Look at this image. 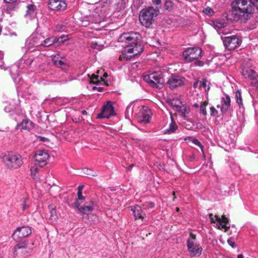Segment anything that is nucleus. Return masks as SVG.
<instances>
[{
    "instance_id": "nucleus-1",
    "label": "nucleus",
    "mask_w": 258,
    "mask_h": 258,
    "mask_svg": "<svg viewBox=\"0 0 258 258\" xmlns=\"http://www.w3.org/2000/svg\"><path fill=\"white\" fill-rule=\"evenodd\" d=\"M120 42L128 43L122 55L119 57L120 60H128L143 51V46L141 44V36L135 32L124 33L118 38Z\"/></svg>"
},
{
    "instance_id": "nucleus-2",
    "label": "nucleus",
    "mask_w": 258,
    "mask_h": 258,
    "mask_svg": "<svg viewBox=\"0 0 258 258\" xmlns=\"http://www.w3.org/2000/svg\"><path fill=\"white\" fill-rule=\"evenodd\" d=\"M232 14L235 19L247 20L256 9L258 11V0H237L231 4Z\"/></svg>"
},
{
    "instance_id": "nucleus-3",
    "label": "nucleus",
    "mask_w": 258,
    "mask_h": 258,
    "mask_svg": "<svg viewBox=\"0 0 258 258\" xmlns=\"http://www.w3.org/2000/svg\"><path fill=\"white\" fill-rule=\"evenodd\" d=\"M2 160L5 166L8 169H17L23 164L20 155L13 152L4 153L2 156Z\"/></svg>"
},
{
    "instance_id": "nucleus-4",
    "label": "nucleus",
    "mask_w": 258,
    "mask_h": 258,
    "mask_svg": "<svg viewBox=\"0 0 258 258\" xmlns=\"http://www.w3.org/2000/svg\"><path fill=\"white\" fill-rule=\"evenodd\" d=\"M159 14V11L153 7H149L143 10L139 16L141 23L146 27H149L153 22L154 18Z\"/></svg>"
},
{
    "instance_id": "nucleus-5",
    "label": "nucleus",
    "mask_w": 258,
    "mask_h": 258,
    "mask_svg": "<svg viewBox=\"0 0 258 258\" xmlns=\"http://www.w3.org/2000/svg\"><path fill=\"white\" fill-rule=\"evenodd\" d=\"M144 80L151 86L159 89L163 87L165 82L162 73L160 71L145 76Z\"/></svg>"
},
{
    "instance_id": "nucleus-6",
    "label": "nucleus",
    "mask_w": 258,
    "mask_h": 258,
    "mask_svg": "<svg viewBox=\"0 0 258 258\" xmlns=\"http://www.w3.org/2000/svg\"><path fill=\"white\" fill-rule=\"evenodd\" d=\"M187 247L190 255L192 256H198L201 254L202 248L197 240L196 235L190 233L189 237L187 239Z\"/></svg>"
},
{
    "instance_id": "nucleus-7",
    "label": "nucleus",
    "mask_w": 258,
    "mask_h": 258,
    "mask_svg": "<svg viewBox=\"0 0 258 258\" xmlns=\"http://www.w3.org/2000/svg\"><path fill=\"white\" fill-rule=\"evenodd\" d=\"M28 249V241L19 242L13 248V256L14 258H24L30 254V251Z\"/></svg>"
},
{
    "instance_id": "nucleus-8",
    "label": "nucleus",
    "mask_w": 258,
    "mask_h": 258,
    "mask_svg": "<svg viewBox=\"0 0 258 258\" xmlns=\"http://www.w3.org/2000/svg\"><path fill=\"white\" fill-rule=\"evenodd\" d=\"M182 54L184 59L186 62H191L201 57L202 50L199 47L188 48Z\"/></svg>"
},
{
    "instance_id": "nucleus-9",
    "label": "nucleus",
    "mask_w": 258,
    "mask_h": 258,
    "mask_svg": "<svg viewBox=\"0 0 258 258\" xmlns=\"http://www.w3.org/2000/svg\"><path fill=\"white\" fill-rule=\"evenodd\" d=\"M75 206L82 214L84 219H89L90 213L94 210V203L92 201L86 203L85 204L81 206L79 202L75 203Z\"/></svg>"
},
{
    "instance_id": "nucleus-10",
    "label": "nucleus",
    "mask_w": 258,
    "mask_h": 258,
    "mask_svg": "<svg viewBox=\"0 0 258 258\" xmlns=\"http://www.w3.org/2000/svg\"><path fill=\"white\" fill-rule=\"evenodd\" d=\"M31 232V228L29 226L19 227L14 232L12 238L14 240L18 241L20 239L27 237Z\"/></svg>"
},
{
    "instance_id": "nucleus-11",
    "label": "nucleus",
    "mask_w": 258,
    "mask_h": 258,
    "mask_svg": "<svg viewBox=\"0 0 258 258\" xmlns=\"http://www.w3.org/2000/svg\"><path fill=\"white\" fill-rule=\"evenodd\" d=\"M241 43V39L236 35L225 37L223 40L225 47L229 50L236 48L240 45Z\"/></svg>"
},
{
    "instance_id": "nucleus-12",
    "label": "nucleus",
    "mask_w": 258,
    "mask_h": 258,
    "mask_svg": "<svg viewBox=\"0 0 258 258\" xmlns=\"http://www.w3.org/2000/svg\"><path fill=\"white\" fill-rule=\"evenodd\" d=\"M151 110L147 107L144 106L138 115V121L144 124L148 123L151 118Z\"/></svg>"
},
{
    "instance_id": "nucleus-13",
    "label": "nucleus",
    "mask_w": 258,
    "mask_h": 258,
    "mask_svg": "<svg viewBox=\"0 0 258 258\" xmlns=\"http://www.w3.org/2000/svg\"><path fill=\"white\" fill-rule=\"evenodd\" d=\"M185 79L179 76L172 75L168 79L167 84L171 89L181 86L184 83Z\"/></svg>"
},
{
    "instance_id": "nucleus-14",
    "label": "nucleus",
    "mask_w": 258,
    "mask_h": 258,
    "mask_svg": "<svg viewBox=\"0 0 258 258\" xmlns=\"http://www.w3.org/2000/svg\"><path fill=\"white\" fill-rule=\"evenodd\" d=\"M49 157L48 153L44 150H39L35 154L34 159L35 164L40 167H43L47 164V161Z\"/></svg>"
},
{
    "instance_id": "nucleus-15",
    "label": "nucleus",
    "mask_w": 258,
    "mask_h": 258,
    "mask_svg": "<svg viewBox=\"0 0 258 258\" xmlns=\"http://www.w3.org/2000/svg\"><path fill=\"white\" fill-rule=\"evenodd\" d=\"M113 115L114 107L111 104V102H107L106 104L103 106L101 112L98 114L97 117L99 118H109Z\"/></svg>"
},
{
    "instance_id": "nucleus-16",
    "label": "nucleus",
    "mask_w": 258,
    "mask_h": 258,
    "mask_svg": "<svg viewBox=\"0 0 258 258\" xmlns=\"http://www.w3.org/2000/svg\"><path fill=\"white\" fill-rule=\"evenodd\" d=\"M48 8L53 11H63L67 8V4L62 0H49Z\"/></svg>"
},
{
    "instance_id": "nucleus-17",
    "label": "nucleus",
    "mask_w": 258,
    "mask_h": 258,
    "mask_svg": "<svg viewBox=\"0 0 258 258\" xmlns=\"http://www.w3.org/2000/svg\"><path fill=\"white\" fill-rule=\"evenodd\" d=\"M230 106V98L229 96L226 95L225 97L222 98V105L221 110L222 113H225L228 111Z\"/></svg>"
},
{
    "instance_id": "nucleus-18",
    "label": "nucleus",
    "mask_w": 258,
    "mask_h": 258,
    "mask_svg": "<svg viewBox=\"0 0 258 258\" xmlns=\"http://www.w3.org/2000/svg\"><path fill=\"white\" fill-rule=\"evenodd\" d=\"M131 208L133 213L135 220L140 219L143 220L144 219V216L142 214V209L140 206L136 205L134 207H131Z\"/></svg>"
},
{
    "instance_id": "nucleus-19",
    "label": "nucleus",
    "mask_w": 258,
    "mask_h": 258,
    "mask_svg": "<svg viewBox=\"0 0 258 258\" xmlns=\"http://www.w3.org/2000/svg\"><path fill=\"white\" fill-rule=\"evenodd\" d=\"M175 111H177L185 119L188 117V114L189 112V108L182 103Z\"/></svg>"
},
{
    "instance_id": "nucleus-20",
    "label": "nucleus",
    "mask_w": 258,
    "mask_h": 258,
    "mask_svg": "<svg viewBox=\"0 0 258 258\" xmlns=\"http://www.w3.org/2000/svg\"><path fill=\"white\" fill-rule=\"evenodd\" d=\"M41 37L40 35H32L27 42L29 41L30 44H32L33 46H38L40 45V43L42 41L41 40Z\"/></svg>"
},
{
    "instance_id": "nucleus-21",
    "label": "nucleus",
    "mask_w": 258,
    "mask_h": 258,
    "mask_svg": "<svg viewBox=\"0 0 258 258\" xmlns=\"http://www.w3.org/2000/svg\"><path fill=\"white\" fill-rule=\"evenodd\" d=\"M242 73L243 76L251 80L256 77L257 75L254 71L249 69L243 70Z\"/></svg>"
},
{
    "instance_id": "nucleus-22",
    "label": "nucleus",
    "mask_w": 258,
    "mask_h": 258,
    "mask_svg": "<svg viewBox=\"0 0 258 258\" xmlns=\"http://www.w3.org/2000/svg\"><path fill=\"white\" fill-rule=\"evenodd\" d=\"M167 103L174 110H176L182 104V102L178 98L170 99L167 101Z\"/></svg>"
},
{
    "instance_id": "nucleus-23",
    "label": "nucleus",
    "mask_w": 258,
    "mask_h": 258,
    "mask_svg": "<svg viewBox=\"0 0 258 258\" xmlns=\"http://www.w3.org/2000/svg\"><path fill=\"white\" fill-rule=\"evenodd\" d=\"M22 129L26 130H31L34 127L33 123L32 121L28 119L23 120L22 122L18 124Z\"/></svg>"
},
{
    "instance_id": "nucleus-24",
    "label": "nucleus",
    "mask_w": 258,
    "mask_h": 258,
    "mask_svg": "<svg viewBox=\"0 0 258 258\" xmlns=\"http://www.w3.org/2000/svg\"><path fill=\"white\" fill-rule=\"evenodd\" d=\"M58 39L55 37H51L46 39L42 41L40 45L44 46V47H49L55 43H57Z\"/></svg>"
},
{
    "instance_id": "nucleus-25",
    "label": "nucleus",
    "mask_w": 258,
    "mask_h": 258,
    "mask_svg": "<svg viewBox=\"0 0 258 258\" xmlns=\"http://www.w3.org/2000/svg\"><path fill=\"white\" fill-rule=\"evenodd\" d=\"M171 122L169 124V128L165 130V133L171 134L174 132L177 128V125L176 122L173 120L172 115H171Z\"/></svg>"
},
{
    "instance_id": "nucleus-26",
    "label": "nucleus",
    "mask_w": 258,
    "mask_h": 258,
    "mask_svg": "<svg viewBox=\"0 0 258 258\" xmlns=\"http://www.w3.org/2000/svg\"><path fill=\"white\" fill-rule=\"evenodd\" d=\"M229 220L225 216H222V218H220V220L219 222L218 226L219 229L224 228L227 229L229 227H227L226 224L228 223Z\"/></svg>"
},
{
    "instance_id": "nucleus-27",
    "label": "nucleus",
    "mask_w": 258,
    "mask_h": 258,
    "mask_svg": "<svg viewBox=\"0 0 258 258\" xmlns=\"http://www.w3.org/2000/svg\"><path fill=\"white\" fill-rule=\"evenodd\" d=\"M49 210L50 214V219L54 222L56 221L57 219V216L56 215L55 207L53 205H50L49 206Z\"/></svg>"
},
{
    "instance_id": "nucleus-28",
    "label": "nucleus",
    "mask_w": 258,
    "mask_h": 258,
    "mask_svg": "<svg viewBox=\"0 0 258 258\" xmlns=\"http://www.w3.org/2000/svg\"><path fill=\"white\" fill-rule=\"evenodd\" d=\"M185 140L191 141L195 145L199 146L201 148V151L204 154L203 146L198 139L191 137H188L185 138Z\"/></svg>"
},
{
    "instance_id": "nucleus-29",
    "label": "nucleus",
    "mask_w": 258,
    "mask_h": 258,
    "mask_svg": "<svg viewBox=\"0 0 258 258\" xmlns=\"http://www.w3.org/2000/svg\"><path fill=\"white\" fill-rule=\"evenodd\" d=\"M207 83L208 80L207 79H203L200 82L199 88L201 89L203 88L206 92L210 90V87L207 85Z\"/></svg>"
},
{
    "instance_id": "nucleus-30",
    "label": "nucleus",
    "mask_w": 258,
    "mask_h": 258,
    "mask_svg": "<svg viewBox=\"0 0 258 258\" xmlns=\"http://www.w3.org/2000/svg\"><path fill=\"white\" fill-rule=\"evenodd\" d=\"M27 10L26 15L27 16H32L34 14L35 6L34 5H28L27 6Z\"/></svg>"
},
{
    "instance_id": "nucleus-31",
    "label": "nucleus",
    "mask_w": 258,
    "mask_h": 258,
    "mask_svg": "<svg viewBox=\"0 0 258 258\" xmlns=\"http://www.w3.org/2000/svg\"><path fill=\"white\" fill-rule=\"evenodd\" d=\"M208 104V101H205L201 104L200 106V112L204 115H207L206 107Z\"/></svg>"
},
{
    "instance_id": "nucleus-32",
    "label": "nucleus",
    "mask_w": 258,
    "mask_h": 258,
    "mask_svg": "<svg viewBox=\"0 0 258 258\" xmlns=\"http://www.w3.org/2000/svg\"><path fill=\"white\" fill-rule=\"evenodd\" d=\"M236 98L237 102L239 106L240 107L242 106L243 104H242V96H241V93L239 90H237L236 92Z\"/></svg>"
},
{
    "instance_id": "nucleus-33",
    "label": "nucleus",
    "mask_w": 258,
    "mask_h": 258,
    "mask_svg": "<svg viewBox=\"0 0 258 258\" xmlns=\"http://www.w3.org/2000/svg\"><path fill=\"white\" fill-rule=\"evenodd\" d=\"M83 172L84 174L89 176H96L97 175L96 172L88 168L83 169Z\"/></svg>"
},
{
    "instance_id": "nucleus-34",
    "label": "nucleus",
    "mask_w": 258,
    "mask_h": 258,
    "mask_svg": "<svg viewBox=\"0 0 258 258\" xmlns=\"http://www.w3.org/2000/svg\"><path fill=\"white\" fill-rule=\"evenodd\" d=\"M226 24L225 22L216 21L214 23V26L216 29H221L226 27Z\"/></svg>"
},
{
    "instance_id": "nucleus-35",
    "label": "nucleus",
    "mask_w": 258,
    "mask_h": 258,
    "mask_svg": "<svg viewBox=\"0 0 258 258\" xmlns=\"http://www.w3.org/2000/svg\"><path fill=\"white\" fill-rule=\"evenodd\" d=\"M209 217L210 219V221L212 223H215L217 222L219 223V222L220 220V217L217 215L213 216V214L211 213L209 215Z\"/></svg>"
},
{
    "instance_id": "nucleus-36",
    "label": "nucleus",
    "mask_w": 258,
    "mask_h": 258,
    "mask_svg": "<svg viewBox=\"0 0 258 258\" xmlns=\"http://www.w3.org/2000/svg\"><path fill=\"white\" fill-rule=\"evenodd\" d=\"M174 6L173 3L171 1H166L164 7L166 10L168 11H171Z\"/></svg>"
},
{
    "instance_id": "nucleus-37",
    "label": "nucleus",
    "mask_w": 258,
    "mask_h": 258,
    "mask_svg": "<svg viewBox=\"0 0 258 258\" xmlns=\"http://www.w3.org/2000/svg\"><path fill=\"white\" fill-rule=\"evenodd\" d=\"M83 186L80 185L78 187V198L80 200H84L85 198L82 195V190L83 189Z\"/></svg>"
},
{
    "instance_id": "nucleus-38",
    "label": "nucleus",
    "mask_w": 258,
    "mask_h": 258,
    "mask_svg": "<svg viewBox=\"0 0 258 258\" xmlns=\"http://www.w3.org/2000/svg\"><path fill=\"white\" fill-rule=\"evenodd\" d=\"M31 175L33 176V178L36 175L37 173L39 172V169L35 166H32L30 169Z\"/></svg>"
},
{
    "instance_id": "nucleus-39",
    "label": "nucleus",
    "mask_w": 258,
    "mask_h": 258,
    "mask_svg": "<svg viewBox=\"0 0 258 258\" xmlns=\"http://www.w3.org/2000/svg\"><path fill=\"white\" fill-rule=\"evenodd\" d=\"M70 39L69 35H62L57 38L58 39L57 43H63Z\"/></svg>"
},
{
    "instance_id": "nucleus-40",
    "label": "nucleus",
    "mask_w": 258,
    "mask_h": 258,
    "mask_svg": "<svg viewBox=\"0 0 258 258\" xmlns=\"http://www.w3.org/2000/svg\"><path fill=\"white\" fill-rule=\"evenodd\" d=\"M154 206H155L154 204L153 203L150 202H146L143 204V206L146 209L153 208L154 207Z\"/></svg>"
},
{
    "instance_id": "nucleus-41",
    "label": "nucleus",
    "mask_w": 258,
    "mask_h": 258,
    "mask_svg": "<svg viewBox=\"0 0 258 258\" xmlns=\"http://www.w3.org/2000/svg\"><path fill=\"white\" fill-rule=\"evenodd\" d=\"M91 80L93 83L96 84L99 82V77L95 75H92Z\"/></svg>"
},
{
    "instance_id": "nucleus-42",
    "label": "nucleus",
    "mask_w": 258,
    "mask_h": 258,
    "mask_svg": "<svg viewBox=\"0 0 258 258\" xmlns=\"http://www.w3.org/2000/svg\"><path fill=\"white\" fill-rule=\"evenodd\" d=\"M53 60L56 66L61 67L64 64V62L61 60L53 59Z\"/></svg>"
},
{
    "instance_id": "nucleus-43",
    "label": "nucleus",
    "mask_w": 258,
    "mask_h": 258,
    "mask_svg": "<svg viewBox=\"0 0 258 258\" xmlns=\"http://www.w3.org/2000/svg\"><path fill=\"white\" fill-rule=\"evenodd\" d=\"M251 84L254 87L258 88V75L252 80Z\"/></svg>"
},
{
    "instance_id": "nucleus-44",
    "label": "nucleus",
    "mask_w": 258,
    "mask_h": 258,
    "mask_svg": "<svg viewBox=\"0 0 258 258\" xmlns=\"http://www.w3.org/2000/svg\"><path fill=\"white\" fill-rule=\"evenodd\" d=\"M210 112L211 116H215L218 114V111L214 107H211L210 108Z\"/></svg>"
},
{
    "instance_id": "nucleus-45",
    "label": "nucleus",
    "mask_w": 258,
    "mask_h": 258,
    "mask_svg": "<svg viewBox=\"0 0 258 258\" xmlns=\"http://www.w3.org/2000/svg\"><path fill=\"white\" fill-rule=\"evenodd\" d=\"M101 1L103 3V7H107L111 3L112 0H101Z\"/></svg>"
},
{
    "instance_id": "nucleus-46",
    "label": "nucleus",
    "mask_w": 258,
    "mask_h": 258,
    "mask_svg": "<svg viewBox=\"0 0 258 258\" xmlns=\"http://www.w3.org/2000/svg\"><path fill=\"white\" fill-rule=\"evenodd\" d=\"M29 206L26 203V201L25 200L23 203L22 205V209L23 211L27 210L29 208Z\"/></svg>"
},
{
    "instance_id": "nucleus-47",
    "label": "nucleus",
    "mask_w": 258,
    "mask_h": 258,
    "mask_svg": "<svg viewBox=\"0 0 258 258\" xmlns=\"http://www.w3.org/2000/svg\"><path fill=\"white\" fill-rule=\"evenodd\" d=\"M91 47L93 48L98 49L99 48V45L97 44V42H93L91 43Z\"/></svg>"
},
{
    "instance_id": "nucleus-48",
    "label": "nucleus",
    "mask_w": 258,
    "mask_h": 258,
    "mask_svg": "<svg viewBox=\"0 0 258 258\" xmlns=\"http://www.w3.org/2000/svg\"><path fill=\"white\" fill-rule=\"evenodd\" d=\"M227 242L232 247H234L235 242L232 239V238L229 239L227 240Z\"/></svg>"
},
{
    "instance_id": "nucleus-49",
    "label": "nucleus",
    "mask_w": 258,
    "mask_h": 258,
    "mask_svg": "<svg viewBox=\"0 0 258 258\" xmlns=\"http://www.w3.org/2000/svg\"><path fill=\"white\" fill-rule=\"evenodd\" d=\"M152 2L154 5L156 6L160 5L161 3V0H152Z\"/></svg>"
},
{
    "instance_id": "nucleus-50",
    "label": "nucleus",
    "mask_w": 258,
    "mask_h": 258,
    "mask_svg": "<svg viewBox=\"0 0 258 258\" xmlns=\"http://www.w3.org/2000/svg\"><path fill=\"white\" fill-rule=\"evenodd\" d=\"M200 82L198 80L196 81L193 84V87L194 88H197L198 86L199 87Z\"/></svg>"
},
{
    "instance_id": "nucleus-51",
    "label": "nucleus",
    "mask_w": 258,
    "mask_h": 258,
    "mask_svg": "<svg viewBox=\"0 0 258 258\" xmlns=\"http://www.w3.org/2000/svg\"><path fill=\"white\" fill-rule=\"evenodd\" d=\"M195 64L196 66H203V64H204V63L202 61H197L195 62Z\"/></svg>"
},
{
    "instance_id": "nucleus-52",
    "label": "nucleus",
    "mask_w": 258,
    "mask_h": 258,
    "mask_svg": "<svg viewBox=\"0 0 258 258\" xmlns=\"http://www.w3.org/2000/svg\"><path fill=\"white\" fill-rule=\"evenodd\" d=\"M4 1L7 3H13L15 1H16L17 0H4Z\"/></svg>"
},
{
    "instance_id": "nucleus-53",
    "label": "nucleus",
    "mask_w": 258,
    "mask_h": 258,
    "mask_svg": "<svg viewBox=\"0 0 258 258\" xmlns=\"http://www.w3.org/2000/svg\"><path fill=\"white\" fill-rule=\"evenodd\" d=\"M237 258H243V255L242 254H238L237 255Z\"/></svg>"
},
{
    "instance_id": "nucleus-54",
    "label": "nucleus",
    "mask_w": 258,
    "mask_h": 258,
    "mask_svg": "<svg viewBox=\"0 0 258 258\" xmlns=\"http://www.w3.org/2000/svg\"><path fill=\"white\" fill-rule=\"evenodd\" d=\"M82 113L83 114V115H86L87 114V111L85 110H83L82 111Z\"/></svg>"
},
{
    "instance_id": "nucleus-55",
    "label": "nucleus",
    "mask_w": 258,
    "mask_h": 258,
    "mask_svg": "<svg viewBox=\"0 0 258 258\" xmlns=\"http://www.w3.org/2000/svg\"><path fill=\"white\" fill-rule=\"evenodd\" d=\"M3 55L2 53L0 51V59H2L3 58Z\"/></svg>"
},
{
    "instance_id": "nucleus-56",
    "label": "nucleus",
    "mask_w": 258,
    "mask_h": 258,
    "mask_svg": "<svg viewBox=\"0 0 258 258\" xmlns=\"http://www.w3.org/2000/svg\"><path fill=\"white\" fill-rule=\"evenodd\" d=\"M98 90L99 91L101 92V91H102V88H101V87H98Z\"/></svg>"
},
{
    "instance_id": "nucleus-57",
    "label": "nucleus",
    "mask_w": 258,
    "mask_h": 258,
    "mask_svg": "<svg viewBox=\"0 0 258 258\" xmlns=\"http://www.w3.org/2000/svg\"><path fill=\"white\" fill-rule=\"evenodd\" d=\"M176 211L177 212H179V208H176Z\"/></svg>"
},
{
    "instance_id": "nucleus-58",
    "label": "nucleus",
    "mask_w": 258,
    "mask_h": 258,
    "mask_svg": "<svg viewBox=\"0 0 258 258\" xmlns=\"http://www.w3.org/2000/svg\"><path fill=\"white\" fill-rule=\"evenodd\" d=\"M194 106L196 107H199V105L197 104H195L194 105Z\"/></svg>"
},
{
    "instance_id": "nucleus-59",
    "label": "nucleus",
    "mask_w": 258,
    "mask_h": 258,
    "mask_svg": "<svg viewBox=\"0 0 258 258\" xmlns=\"http://www.w3.org/2000/svg\"><path fill=\"white\" fill-rule=\"evenodd\" d=\"M107 76V74L106 73H104V77H106Z\"/></svg>"
},
{
    "instance_id": "nucleus-60",
    "label": "nucleus",
    "mask_w": 258,
    "mask_h": 258,
    "mask_svg": "<svg viewBox=\"0 0 258 258\" xmlns=\"http://www.w3.org/2000/svg\"><path fill=\"white\" fill-rule=\"evenodd\" d=\"M92 217L94 218V219H96V216L95 215H92Z\"/></svg>"
},
{
    "instance_id": "nucleus-61",
    "label": "nucleus",
    "mask_w": 258,
    "mask_h": 258,
    "mask_svg": "<svg viewBox=\"0 0 258 258\" xmlns=\"http://www.w3.org/2000/svg\"><path fill=\"white\" fill-rule=\"evenodd\" d=\"M88 223L89 224H92V223H91L90 221H89L88 222Z\"/></svg>"
},
{
    "instance_id": "nucleus-62",
    "label": "nucleus",
    "mask_w": 258,
    "mask_h": 258,
    "mask_svg": "<svg viewBox=\"0 0 258 258\" xmlns=\"http://www.w3.org/2000/svg\"><path fill=\"white\" fill-rule=\"evenodd\" d=\"M217 108H219V107H220V106H219V105H218L217 106Z\"/></svg>"
},
{
    "instance_id": "nucleus-63",
    "label": "nucleus",
    "mask_w": 258,
    "mask_h": 258,
    "mask_svg": "<svg viewBox=\"0 0 258 258\" xmlns=\"http://www.w3.org/2000/svg\"><path fill=\"white\" fill-rule=\"evenodd\" d=\"M175 198H176V197H174L173 198V201H174V200H175Z\"/></svg>"
},
{
    "instance_id": "nucleus-64",
    "label": "nucleus",
    "mask_w": 258,
    "mask_h": 258,
    "mask_svg": "<svg viewBox=\"0 0 258 258\" xmlns=\"http://www.w3.org/2000/svg\"><path fill=\"white\" fill-rule=\"evenodd\" d=\"M210 11H211V9H209L208 12H210Z\"/></svg>"
}]
</instances>
